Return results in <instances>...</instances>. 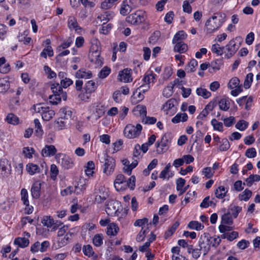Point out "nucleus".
<instances>
[{"label":"nucleus","instance_id":"obj_44","mask_svg":"<svg viewBox=\"0 0 260 260\" xmlns=\"http://www.w3.org/2000/svg\"><path fill=\"white\" fill-rule=\"evenodd\" d=\"M6 121L8 123L12 124H17L19 122L18 118L13 113H9L7 115Z\"/></svg>","mask_w":260,"mask_h":260},{"label":"nucleus","instance_id":"obj_4","mask_svg":"<svg viewBox=\"0 0 260 260\" xmlns=\"http://www.w3.org/2000/svg\"><path fill=\"white\" fill-rule=\"evenodd\" d=\"M147 18V15L145 12L137 11L132 13L126 18V21L135 25H140L144 22Z\"/></svg>","mask_w":260,"mask_h":260},{"label":"nucleus","instance_id":"obj_13","mask_svg":"<svg viewBox=\"0 0 260 260\" xmlns=\"http://www.w3.org/2000/svg\"><path fill=\"white\" fill-rule=\"evenodd\" d=\"M168 142V135L165 134L161 138L160 142H157L155 144L156 147L157 148V151L158 153H164L166 152L168 147L167 146V143Z\"/></svg>","mask_w":260,"mask_h":260},{"label":"nucleus","instance_id":"obj_30","mask_svg":"<svg viewBox=\"0 0 260 260\" xmlns=\"http://www.w3.org/2000/svg\"><path fill=\"white\" fill-rule=\"evenodd\" d=\"M144 98V95L143 93L136 89L134 92L133 95L132 96V100L135 103H138L142 101Z\"/></svg>","mask_w":260,"mask_h":260},{"label":"nucleus","instance_id":"obj_21","mask_svg":"<svg viewBox=\"0 0 260 260\" xmlns=\"http://www.w3.org/2000/svg\"><path fill=\"white\" fill-rule=\"evenodd\" d=\"M174 48V51L179 53H184L187 50V46L182 41L176 42Z\"/></svg>","mask_w":260,"mask_h":260},{"label":"nucleus","instance_id":"obj_17","mask_svg":"<svg viewBox=\"0 0 260 260\" xmlns=\"http://www.w3.org/2000/svg\"><path fill=\"white\" fill-rule=\"evenodd\" d=\"M41 184L37 181L35 182L31 188V193L34 199H38L40 196Z\"/></svg>","mask_w":260,"mask_h":260},{"label":"nucleus","instance_id":"obj_46","mask_svg":"<svg viewBox=\"0 0 260 260\" xmlns=\"http://www.w3.org/2000/svg\"><path fill=\"white\" fill-rule=\"evenodd\" d=\"M131 7L127 4V2L124 1L122 7L120 9V13L125 16L131 11Z\"/></svg>","mask_w":260,"mask_h":260},{"label":"nucleus","instance_id":"obj_47","mask_svg":"<svg viewBox=\"0 0 260 260\" xmlns=\"http://www.w3.org/2000/svg\"><path fill=\"white\" fill-rule=\"evenodd\" d=\"M47 55L49 57H52L53 55V51L51 46H47L46 48H44L40 54L41 57L47 58Z\"/></svg>","mask_w":260,"mask_h":260},{"label":"nucleus","instance_id":"obj_18","mask_svg":"<svg viewBox=\"0 0 260 260\" xmlns=\"http://www.w3.org/2000/svg\"><path fill=\"white\" fill-rule=\"evenodd\" d=\"M75 76L77 78L90 79L92 77V73L90 71L81 69L76 72Z\"/></svg>","mask_w":260,"mask_h":260},{"label":"nucleus","instance_id":"obj_3","mask_svg":"<svg viewBox=\"0 0 260 260\" xmlns=\"http://www.w3.org/2000/svg\"><path fill=\"white\" fill-rule=\"evenodd\" d=\"M32 109L36 113H40L42 119L45 121H49L55 115V112L49 107L43 103H39L34 105Z\"/></svg>","mask_w":260,"mask_h":260},{"label":"nucleus","instance_id":"obj_60","mask_svg":"<svg viewBox=\"0 0 260 260\" xmlns=\"http://www.w3.org/2000/svg\"><path fill=\"white\" fill-rule=\"evenodd\" d=\"M108 196V192L106 191L105 190L103 191V192L101 195H96L95 198V201L98 203H101L104 201Z\"/></svg>","mask_w":260,"mask_h":260},{"label":"nucleus","instance_id":"obj_55","mask_svg":"<svg viewBox=\"0 0 260 260\" xmlns=\"http://www.w3.org/2000/svg\"><path fill=\"white\" fill-rule=\"evenodd\" d=\"M103 237L102 234L95 235L93 239V244L96 246L99 247L103 244Z\"/></svg>","mask_w":260,"mask_h":260},{"label":"nucleus","instance_id":"obj_64","mask_svg":"<svg viewBox=\"0 0 260 260\" xmlns=\"http://www.w3.org/2000/svg\"><path fill=\"white\" fill-rule=\"evenodd\" d=\"M256 153L255 149L251 147L246 150L245 155L248 158H254L256 156Z\"/></svg>","mask_w":260,"mask_h":260},{"label":"nucleus","instance_id":"obj_31","mask_svg":"<svg viewBox=\"0 0 260 260\" xmlns=\"http://www.w3.org/2000/svg\"><path fill=\"white\" fill-rule=\"evenodd\" d=\"M26 169L28 173L31 175H32L40 172V168L39 166L32 163L28 164L26 165Z\"/></svg>","mask_w":260,"mask_h":260},{"label":"nucleus","instance_id":"obj_23","mask_svg":"<svg viewBox=\"0 0 260 260\" xmlns=\"http://www.w3.org/2000/svg\"><path fill=\"white\" fill-rule=\"evenodd\" d=\"M29 240L26 238L18 237L14 240V243L21 248H25L29 244Z\"/></svg>","mask_w":260,"mask_h":260},{"label":"nucleus","instance_id":"obj_39","mask_svg":"<svg viewBox=\"0 0 260 260\" xmlns=\"http://www.w3.org/2000/svg\"><path fill=\"white\" fill-rule=\"evenodd\" d=\"M42 223L47 228H51L54 223V219L50 216H45L42 219Z\"/></svg>","mask_w":260,"mask_h":260},{"label":"nucleus","instance_id":"obj_10","mask_svg":"<svg viewBox=\"0 0 260 260\" xmlns=\"http://www.w3.org/2000/svg\"><path fill=\"white\" fill-rule=\"evenodd\" d=\"M58 162L65 169H69L74 166V162L69 156L63 154H58Z\"/></svg>","mask_w":260,"mask_h":260},{"label":"nucleus","instance_id":"obj_8","mask_svg":"<svg viewBox=\"0 0 260 260\" xmlns=\"http://www.w3.org/2000/svg\"><path fill=\"white\" fill-rule=\"evenodd\" d=\"M96 87L94 81L92 80L87 81L84 87L85 93L80 95V98L83 101L88 100L90 98V94L95 91Z\"/></svg>","mask_w":260,"mask_h":260},{"label":"nucleus","instance_id":"obj_16","mask_svg":"<svg viewBox=\"0 0 260 260\" xmlns=\"http://www.w3.org/2000/svg\"><path fill=\"white\" fill-rule=\"evenodd\" d=\"M114 16V13L113 11H108L101 14V15L98 17V19H99L101 22H103V24H105L112 19Z\"/></svg>","mask_w":260,"mask_h":260},{"label":"nucleus","instance_id":"obj_28","mask_svg":"<svg viewBox=\"0 0 260 260\" xmlns=\"http://www.w3.org/2000/svg\"><path fill=\"white\" fill-rule=\"evenodd\" d=\"M241 210L242 207L231 204L229 207L228 212H230L231 215L234 218H236Z\"/></svg>","mask_w":260,"mask_h":260},{"label":"nucleus","instance_id":"obj_33","mask_svg":"<svg viewBox=\"0 0 260 260\" xmlns=\"http://www.w3.org/2000/svg\"><path fill=\"white\" fill-rule=\"evenodd\" d=\"M156 75L153 73L152 72L150 73L146 74L144 76L142 81L144 83V84H149L151 82H154V80L155 79Z\"/></svg>","mask_w":260,"mask_h":260},{"label":"nucleus","instance_id":"obj_51","mask_svg":"<svg viewBox=\"0 0 260 260\" xmlns=\"http://www.w3.org/2000/svg\"><path fill=\"white\" fill-rule=\"evenodd\" d=\"M134 111L142 117L146 116L147 114L146 108L145 106L139 105L136 106Z\"/></svg>","mask_w":260,"mask_h":260},{"label":"nucleus","instance_id":"obj_11","mask_svg":"<svg viewBox=\"0 0 260 260\" xmlns=\"http://www.w3.org/2000/svg\"><path fill=\"white\" fill-rule=\"evenodd\" d=\"M132 70L128 69L120 71L118 75V80L125 83L132 81Z\"/></svg>","mask_w":260,"mask_h":260},{"label":"nucleus","instance_id":"obj_37","mask_svg":"<svg viewBox=\"0 0 260 260\" xmlns=\"http://www.w3.org/2000/svg\"><path fill=\"white\" fill-rule=\"evenodd\" d=\"M188 227L190 229L200 231L204 228V226L203 224H201L200 222L197 221H191L189 222Z\"/></svg>","mask_w":260,"mask_h":260},{"label":"nucleus","instance_id":"obj_41","mask_svg":"<svg viewBox=\"0 0 260 260\" xmlns=\"http://www.w3.org/2000/svg\"><path fill=\"white\" fill-rule=\"evenodd\" d=\"M219 109L223 111H228L230 108V103L229 100L225 99H221L218 102Z\"/></svg>","mask_w":260,"mask_h":260},{"label":"nucleus","instance_id":"obj_54","mask_svg":"<svg viewBox=\"0 0 260 260\" xmlns=\"http://www.w3.org/2000/svg\"><path fill=\"white\" fill-rule=\"evenodd\" d=\"M211 123L215 130L223 132V124L221 122H218L216 119H213Z\"/></svg>","mask_w":260,"mask_h":260},{"label":"nucleus","instance_id":"obj_1","mask_svg":"<svg viewBox=\"0 0 260 260\" xmlns=\"http://www.w3.org/2000/svg\"><path fill=\"white\" fill-rule=\"evenodd\" d=\"M225 14L221 12L215 13L206 21L205 30L211 34L218 29L225 21Z\"/></svg>","mask_w":260,"mask_h":260},{"label":"nucleus","instance_id":"obj_20","mask_svg":"<svg viewBox=\"0 0 260 260\" xmlns=\"http://www.w3.org/2000/svg\"><path fill=\"white\" fill-rule=\"evenodd\" d=\"M74 233L71 232H68L64 237L58 241V244L60 247H63L68 244L71 240Z\"/></svg>","mask_w":260,"mask_h":260},{"label":"nucleus","instance_id":"obj_52","mask_svg":"<svg viewBox=\"0 0 260 260\" xmlns=\"http://www.w3.org/2000/svg\"><path fill=\"white\" fill-rule=\"evenodd\" d=\"M28 195L27 191L25 188H22L21 190V199L23 203L25 206H28Z\"/></svg>","mask_w":260,"mask_h":260},{"label":"nucleus","instance_id":"obj_25","mask_svg":"<svg viewBox=\"0 0 260 260\" xmlns=\"http://www.w3.org/2000/svg\"><path fill=\"white\" fill-rule=\"evenodd\" d=\"M119 231V228L116 223H111L108 225L107 234L109 236H115Z\"/></svg>","mask_w":260,"mask_h":260},{"label":"nucleus","instance_id":"obj_27","mask_svg":"<svg viewBox=\"0 0 260 260\" xmlns=\"http://www.w3.org/2000/svg\"><path fill=\"white\" fill-rule=\"evenodd\" d=\"M188 116L186 113H178L172 119V122L174 123H177L180 121L185 122L187 120Z\"/></svg>","mask_w":260,"mask_h":260},{"label":"nucleus","instance_id":"obj_58","mask_svg":"<svg viewBox=\"0 0 260 260\" xmlns=\"http://www.w3.org/2000/svg\"><path fill=\"white\" fill-rule=\"evenodd\" d=\"M50 172V177L51 179L55 180L56 178L57 175L58 174V170L57 166L55 165L52 164L51 165Z\"/></svg>","mask_w":260,"mask_h":260},{"label":"nucleus","instance_id":"obj_57","mask_svg":"<svg viewBox=\"0 0 260 260\" xmlns=\"http://www.w3.org/2000/svg\"><path fill=\"white\" fill-rule=\"evenodd\" d=\"M160 32L159 31H154L149 38V42L153 44H155L159 39Z\"/></svg>","mask_w":260,"mask_h":260},{"label":"nucleus","instance_id":"obj_32","mask_svg":"<svg viewBox=\"0 0 260 260\" xmlns=\"http://www.w3.org/2000/svg\"><path fill=\"white\" fill-rule=\"evenodd\" d=\"M196 93L198 95L203 97L204 99L209 98L211 93L210 91H208L206 89L199 87L196 89Z\"/></svg>","mask_w":260,"mask_h":260},{"label":"nucleus","instance_id":"obj_59","mask_svg":"<svg viewBox=\"0 0 260 260\" xmlns=\"http://www.w3.org/2000/svg\"><path fill=\"white\" fill-rule=\"evenodd\" d=\"M111 70L107 67H104L99 74V77L100 78L104 79L107 77L110 74Z\"/></svg>","mask_w":260,"mask_h":260},{"label":"nucleus","instance_id":"obj_5","mask_svg":"<svg viewBox=\"0 0 260 260\" xmlns=\"http://www.w3.org/2000/svg\"><path fill=\"white\" fill-rule=\"evenodd\" d=\"M240 40V42L242 41V39L241 37H236L235 39L231 40L229 43L224 47V57L228 59L230 58L233 56L237 51L239 49L240 43L239 45H237L236 40Z\"/></svg>","mask_w":260,"mask_h":260},{"label":"nucleus","instance_id":"obj_2","mask_svg":"<svg viewBox=\"0 0 260 260\" xmlns=\"http://www.w3.org/2000/svg\"><path fill=\"white\" fill-rule=\"evenodd\" d=\"M51 89L53 94L49 97L50 102L53 105H57L61 101V99L66 101L67 95L66 92H63L62 87L57 83H53L51 85Z\"/></svg>","mask_w":260,"mask_h":260},{"label":"nucleus","instance_id":"obj_29","mask_svg":"<svg viewBox=\"0 0 260 260\" xmlns=\"http://www.w3.org/2000/svg\"><path fill=\"white\" fill-rule=\"evenodd\" d=\"M228 189L223 186H219L215 191V194L218 199H223L226 195Z\"/></svg>","mask_w":260,"mask_h":260},{"label":"nucleus","instance_id":"obj_19","mask_svg":"<svg viewBox=\"0 0 260 260\" xmlns=\"http://www.w3.org/2000/svg\"><path fill=\"white\" fill-rule=\"evenodd\" d=\"M60 117L65 120H68L70 122L72 119V111L69 108H64L60 110Z\"/></svg>","mask_w":260,"mask_h":260},{"label":"nucleus","instance_id":"obj_26","mask_svg":"<svg viewBox=\"0 0 260 260\" xmlns=\"http://www.w3.org/2000/svg\"><path fill=\"white\" fill-rule=\"evenodd\" d=\"M70 122L68 120H65L62 118H58L55 121V126L58 129H62L66 128L70 124Z\"/></svg>","mask_w":260,"mask_h":260},{"label":"nucleus","instance_id":"obj_36","mask_svg":"<svg viewBox=\"0 0 260 260\" xmlns=\"http://www.w3.org/2000/svg\"><path fill=\"white\" fill-rule=\"evenodd\" d=\"M82 250L84 255L89 257L93 256L94 254L92 247L89 244L83 246Z\"/></svg>","mask_w":260,"mask_h":260},{"label":"nucleus","instance_id":"obj_50","mask_svg":"<svg viewBox=\"0 0 260 260\" xmlns=\"http://www.w3.org/2000/svg\"><path fill=\"white\" fill-rule=\"evenodd\" d=\"M136 178L134 176H132L128 180H126L127 183L124 185V190H125L127 187L130 188L131 189H134L135 186Z\"/></svg>","mask_w":260,"mask_h":260},{"label":"nucleus","instance_id":"obj_48","mask_svg":"<svg viewBox=\"0 0 260 260\" xmlns=\"http://www.w3.org/2000/svg\"><path fill=\"white\" fill-rule=\"evenodd\" d=\"M221 222L223 224H231L233 223L232 215L230 212L224 214L221 217Z\"/></svg>","mask_w":260,"mask_h":260},{"label":"nucleus","instance_id":"obj_14","mask_svg":"<svg viewBox=\"0 0 260 260\" xmlns=\"http://www.w3.org/2000/svg\"><path fill=\"white\" fill-rule=\"evenodd\" d=\"M125 177L122 174H119L117 176L114 181V186L118 191L124 190V185L126 184Z\"/></svg>","mask_w":260,"mask_h":260},{"label":"nucleus","instance_id":"obj_22","mask_svg":"<svg viewBox=\"0 0 260 260\" xmlns=\"http://www.w3.org/2000/svg\"><path fill=\"white\" fill-rule=\"evenodd\" d=\"M68 27L71 29H74L76 31L81 29V27L78 25L76 19L73 16L69 17L68 19Z\"/></svg>","mask_w":260,"mask_h":260},{"label":"nucleus","instance_id":"obj_7","mask_svg":"<svg viewBox=\"0 0 260 260\" xmlns=\"http://www.w3.org/2000/svg\"><path fill=\"white\" fill-rule=\"evenodd\" d=\"M103 155L105 160L104 173L107 175H110L114 171L115 166V160L113 158L109 156L106 153H104Z\"/></svg>","mask_w":260,"mask_h":260},{"label":"nucleus","instance_id":"obj_42","mask_svg":"<svg viewBox=\"0 0 260 260\" xmlns=\"http://www.w3.org/2000/svg\"><path fill=\"white\" fill-rule=\"evenodd\" d=\"M208 238L209 245L211 246L216 247L221 242V239L219 237H211L207 236Z\"/></svg>","mask_w":260,"mask_h":260},{"label":"nucleus","instance_id":"obj_38","mask_svg":"<svg viewBox=\"0 0 260 260\" xmlns=\"http://www.w3.org/2000/svg\"><path fill=\"white\" fill-rule=\"evenodd\" d=\"M197 65L198 61L195 59H192L186 66L185 70L187 73L193 72Z\"/></svg>","mask_w":260,"mask_h":260},{"label":"nucleus","instance_id":"obj_62","mask_svg":"<svg viewBox=\"0 0 260 260\" xmlns=\"http://www.w3.org/2000/svg\"><path fill=\"white\" fill-rule=\"evenodd\" d=\"M34 124L36 133H37L38 135L42 136L43 131L39 120L38 119H35L34 120Z\"/></svg>","mask_w":260,"mask_h":260},{"label":"nucleus","instance_id":"obj_43","mask_svg":"<svg viewBox=\"0 0 260 260\" xmlns=\"http://www.w3.org/2000/svg\"><path fill=\"white\" fill-rule=\"evenodd\" d=\"M260 180V176L258 175H250L247 178L245 181L248 186H251L254 181H259Z\"/></svg>","mask_w":260,"mask_h":260},{"label":"nucleus","instance_id":"obj_15","mask_svg":"<svg viewBox=\"0 0 260 260\" xmlns=\"http://www.w3.org/2000/svg\"><path fill=\"white\" fill-rule=\"evenodd\" d=\"M57 150L54 145H46L42 150V155L44 157H49L54 155Z\"/></svg>","mask_w":260,"mask_h":260},{"label":"nucleus","instance_id":"obj_24","mask_svg":"<svg viewBox=\"0 0 260 260\" xmlns=\"http://www.w3.org/2000/svg\"><path fill=\"white\" fill-rule=\"evenodd\" d=\"M10 165L6 159H1L0 160V169L4 172V175L7 176L10 173Z\"/></svg>","mask_w":260,"mask_h":260},{"label":"nucleus","instance_id":"obj_40","mask_svg":"<svg viewBox=\"0 0 260 260\" xmlns=\"http://www.w3.org/2000/svg\"><path fill=\"white\" fill-rule=\"evenodd\" d=\"M224 47H220L218 44H213L212 46L211 50L213 53H216L218 55H221L224 52Z\"/></svg>","mask_w":260,"mask_h":260},{"label":"nucleus","instance_id":"obj_53","mask_svg":"<svg viewBox=\"0 0 260 260\" xmlns=\"http://www.w3.org/2000/svg\"><path fill=\"white\" fill-rule=\"evenodd\" d=\"M253 75L251 73H250L247 75L244 82V87L245 88L248 89L250 87L253 81Z\"/></svg>","mask_w":260,"mask_h":260},{"label":"nucleus","instance_id":"obj_34","mask_svg":"<svg viewBox=\"0 0 260 260\" xmlns=\"http://www.w3.org/2000/svg\"><path fill=\"white\" fill-rule=\"evenodd\" d=\"M186 37V35L184 31H179L174 36L172 40V43L173 44H175L176 42L182 41V40L184 39Z\"/></svg>","mask_w":260,"mask_h":260},{"label":"nucleus","instance_id":"obj_63","mask_svg":"<svg viewBox=\"0 0 260 260\" xmlns=\"http://www.w3.org/2000/svg\"><path fill=\"white\" fill-rule=\"evenodd\" d=\"M248 123L244 120H240L236 124V127L240 131L245 130L248 126Z\"/></svg>","mask_w":260,"mask_h":260},{"label":"nucleus","instance_id":"obj_6","mask_svg":"<svg viewBox=\"0 0 260 260\" xmlns=\"http://www.w3.org/2000/svg\"><path fill=\"white\" fill-rule=\"evenodd\" d=\"M142 129V126L140 124H137L136 126L129 124L125 126L123 133L126 137L129 139H133L140 135Z\"/></svg>","mask_w":260,"mask_h":260},{"label":"nucleus","instance_id":"obj_45","mask_svg":"<svg viewBox=\"0 0 260 260\" xmlns=\"http://www.w3.org/2000/svg\"><path fill=\"white\" fill-rule=\"evenodd\" d=\"M252 192L251 190L246 189L239 196V199L240 201H248L251 197Z\"/></svg>","mask_w":260,"mask_h":260},{"label":"nucleus","instance_id":"obj_12","mask_svg":"<svg viewBox=\"0 0 260 260\" xmlns=\"http://www.w3.org/2000/svg\"><path fill=\"white\" fill-rule=\"evenodd\" d=\"M200 249L204 252V255H206L210 250L208 238L207 235L202 236L199 241Z\"/></svg>","mask_w":260,"mask_h":260},{"label":"nucleus","instance_id":"obj_49","mask_svg":"<svg viewBox=\"0 0 260 260\" xmlns=\"http://www.w3.org/2000/svg\"><path fill=\"white\" fill-rule=\"evenodd\" d=\"M220 143L221 144L219 146V150L220 151H226L230 148V144L227 139H223Z\"/></svg>","mask_w":260,"mask_h":260},{"label":"nucleus","instance_id":"obj_56","mask_svg":"<svg viewBox=\"0 0 260 260\" xmlns=\"http://www.w3.org/2000/svg\"><path fill=\"white\" fill-rule=\"evenodd\" d=\"M175 102V100L174 99H171L168 100L167 102L164 105L162 109L165 111H169L174 106Z\"/></svg>","mask_w":260,"mask_h":260},{"label":"nucleus","instance_id":"obj_61","mask_svg":"<svg viewBox=\"0 0 260 260\" xmlns=\"http://www.w3.org/2000/svg\"><path fill=\"white\" fill-rule=\"evenodd\" d=\"M240 80L237 77H234L232 78L229 82V87L231 89H233L239 86Z\"/></svg>","mask_w":260,"mask_h":260},{"label":"nucleus","instance_id":"obj_35","mask_svg":"<svg viewBox=\"0 0 260 260\" xmlns=\"http://www.w3.org/2000/svg\"><path fill=\"white\" fill-rule=\"evenodd\" d=\"M179 225V222L178 221H176L172 226L170 228L165 234V238L166 239L168 238L169 237L171 236L173 233L175 232L176 230Z\"/></svg>","mask_w":260,"mask_h":260},{"label":"nucleus","instance_id":"obj_9","mask_svg":"<svg viewBox=\"0 0 260 260\" xmlns=\"http://www.w3.org/2000/svg\"><path fill=\"white\" fill-rule=\"evenodd\" d=\"M120 203L117 201L111 200L106 204V212L109 216H115L118 215Z\"/></svg>","mask_w":260,"mask_h":260}]
</instances>
